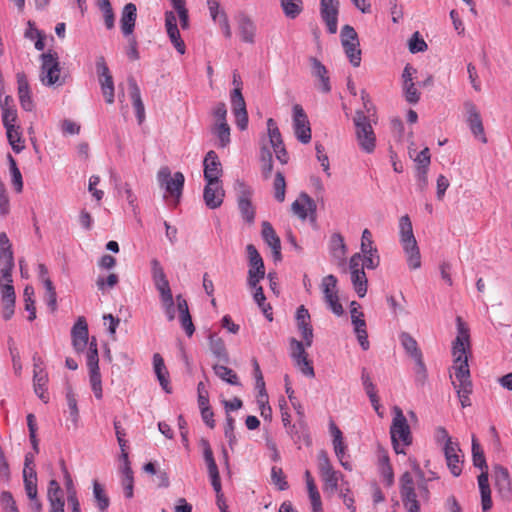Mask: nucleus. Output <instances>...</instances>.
Segmentation results:
<instances>
[{
  "instance_id": "obj_46",
  "label": "nucleus",
  "mask_w": 512,
  "mask_h": 512,
  "mask_svg": "<svg viewBox=\"0 0 512 512\" xmlns=\"http://www.w3.org/2000/svg\"><path fill=\"white\" fill-rule=\"evenodd\" d=\"M267 131L273 150L284 145L279 128L273 118L267 120Z\"/></svg>"
},
{
  "instance_id": "obj_26",
  "label": "nucleus",
  "mask_w": 512,
  "mask_h": 512,
  "mask_svg": "<svg viewBox=\"0 0 512 512\" xmlns=\"http://www.w3.org/2000/svg\"><path fill=\"white\" fill-rule=\"evenodd\" d=\"M460 451L458 443L444 445V454L447 466L454 476H459L462 472V463L458 452Z\"/></svg>"
},
{
  "instance_id": "obj_39",
  "label": "nucleus",
  "mask_w": 512,
  "mask_h": 512,
  "mask_svg": "<svg viewBox=\"0 0 512 512\" xmlns=\"http://www.w3.org/2000/svg\"><path fill=\"white\" fill-rule=\"evenodd\" d=\"M210 350L218 359L228 362L229 357L223 340L215 334L209 337Z\"/></svg>"
},
{
  "instance_id": "obj_5",
  "label": "nucleus",
  "mask_w": 512,
  "mask_h": 512,
  "mask_svg": "<svg viewBox=\"0 0 512 512\" xmlns=\"http://www.w3.org/2000/svg\"><path fill=\"white\" fill-rule=\"evenodd\" d=\"M393 448L397 454L404 453L402 446H408L412 442L410 427L407 420L398 406L393 408V419L390 427Z\"/></svg>"
},
{
  "instance_id": "obj_13",
  "label": "nucleus",
  "mask_w": 512,
  "mask_h": 512,
  "mask_svg": "<svg viewBox=\"0 0 512 512\" xmlns=\"http://www.w3.org/2000/svg\"><path fill=\"white\" fill-rule=\"evenodd\" d=\"M293 130L296 138L303 144L311 140V128L308 117L301 105L295 104L292 108Z\"/></svg>"
},
{
  "instance_id": "obj_8",
  "label": "nucleus",
  "mask_w": 512,
  "mask_h": 512,
  "mask_svg": "<svg viewBox=\"0 0 512 512\" xmlns=\"http://www.w3.org/2000/svg\"><path fill=\"white\" fill-rule=\"evenodd\" d=\"M341 45L346 57L354 67L361 64V49L357 32L350 25H344L340 32Z\"/></svg>"
},
{
  "instance_id": "obj_10",
  "label": "nucleus",
  "mask_w": 512,
  "mask_h": 512,
  "mask_svg": "<svg viewBox=\"0 0 512 512\" xmlns=\"http://www.w3.org/2000/svg\"><path fill=\"white\" fill-rule=\"evenodd\" d=\"M235 191L237 194L238 209L243 220L252 224L255 220V207L251 201L253 189L245 182L237 180L235 183Z\"/></svg>"
},
{
  "instance_id": "obj_31",
  "label": "nucleus",
  "mask_w": 512,
  "mask_h": 512,
  "mask_svg": "<svg viewBox=\"0 0 512 512\" xmlns=\"http://www.w3.org/2000/svg\"><path fill=\"white\" fill-rule=\"evenodd\" d=\"M6 129L7 140L15 153H20L24 150V140L22 139L21 128L19 125L9 124L3 125Z\"/></svg>"
},
{
  "instance_id": "obj_29",
  "label": "nucleus",
  "mask_w": 512,
  "mask_h": 512,
  "mask_svg": "<svg viewBox=\"0 0 512 512\" xmlns=\"http://www.w3.org/2000/svg\"><path fill=\"white\" fill-rule=\"evenodd\" d=\"M238 32L243 42L249 44L255 42L256 25L247 15L242 14L238 17Z\"/></svg>"
},
{
  "instance_id": "obj_19",
  "label": "nucleus",
  "mask_w": 512,
  "mask_h": 512,
  "mask_svg": "<svg viewBox=\"0 0 512 512\" xmlns=\"http://www.w3.org/2000/svg\"><path fill=\"white\" fill-rule=\"evenodd\" d=\"M165 28L167 35L175 47V49L180 53L184 54L186 51V46L184 41L181 38L180 31L177 26V17L176 13L173 11L165 12Z\"/></svg>"
},
{
  "instance_id": "obj_58",
  "label": "nucleus",
  "mask_w": 512,
  "mask_h": 512,
  "mask_svg": "<svg viewBox=\"0 0 512 512\" xmlns=\"http://www.w3.org/2000/svg\"><path fill=\"white\" fill-rule=\"evenodd\" d=\"M98 6L103 13L104 23L107 29L114 28L115 15L109 0H99Z\"/></svg>"
},
{
  "instance_id": "obj_44",
  "label": "nucleus",
  "mask_w": 512,
  "mask_h": 512,
  "mask_svg": "<svg viewBox=\"0 0 512 512\" xmlns=\"http://www.w3.org/2000/svg\"><path fill=\"white\" fill-rule=\"evenodd\" d=\"M250 288L252 290H254V293H253L254 301L258 304L259 308L262 310L265 317L269 321H272L273 317H272V313L270 312L271 306L269 304L265 303L266 297L264 295L263 288L261 286H259L258 284L256 286L250 287Z\"/></svg>"
},
{
  "instance_id": "obj_12",
  "label": "nucleus",
  "mask_w": 512,
  "mask_h": 512,
  "mask_svg": "<svg viewBox=\"0 0 512 512\" xmlns=\"http://www.w3.org/2000/svg\"><path fill=\"white\" fill-rule=\"evenodd\" d=\"M249 260L248 286L254 287L265 277V266L261 255L253 244L246 246Z\"/></svg>"
},
{
  "instance_id": "obj_56",
  "label": "nucleus",
  "mask_w": 512,
  "mask_h": 512,
  "mask_svg": "<svg viewBox=\"0 0 512 512\" xmlns=\"http://www.w3.org/2000/svg\"><path fill=\"white\" fill-rule=\"evenodd\" d=\"M452 385L457 392L461 407L471 406L470 394L472 393V384L457 385L456 382H452Z\"/></svg>"
},
{
  "instance_id": "obj_9",
  "label": "nucleus",
  "mask_w": 512,
  "mask_h": 512,
  "mask_svg": "<svg viewBox=\"0 0 512 512\" xmlns=\"http://www.w3.org/2000/svg\"><path fill=\"white\" fill-rule=\"evenodd\" d=\"M289 344L290 357L295 367L306 377L313 378L315 372L311 360L308 359V353L306 352L308 347H306L305 342L291 338Z\"/></svg>"
},
{
  "instance_id": "obj_27",
  "label": "nucleus",
  "mask_w": 512,
  "mask_h": 512,
  "mask_svg": "<svg viewBox=\"0 0 512 512\" xmlns=\"http://www.w3.org/2000/svg\"><path fill=\"white\" fill-rule=\"evenodd\" d=\"M311 74L320 81V90L323 93L331 91L330 78L326 67L315 57L310 58Z\"/></svg>"
},
{
  "instance_id": "obj_33",
  "label": "nucleus",
  "mask_w": 512,
  "mask_h": 512,
  "mask_svg": "<svg viewBox=\"0 0 512 512\" xmlns=\"http://www.w3.org/2000/svg\"><path fill=\"white\" fill-rule=\"evenodd\" d=\"M329 252L331 256L339 263H344L347 250L344 243V238L339 233H334L330 237Z\"/></svg>"
},
{
  "instance_id": "obj_22",
  "label": "nucleus",
  "mask_w": 512,
  "mask_h": 512,
  "mask_svg": "<svg viewBox=\"0 0 512 512\" xmlns=\"http://www.w3.org/2000/svg\"><path fill=\"white\" fill-rule=\"evenodd\" d=\"M137 19V8L133 3H127L121 12L120 27L124 37L133 35Z\"/></svg>"
},
{
  "instance_id": "obj_35",
  "label": "nucleus",
  "mask_w": 512,
  "mask_h": 512,
  "mask_svg": "<svg viewBox=\"0 0 512 512\" xmlns=\"http://www.w3.org/2000/svg\"><path fill=\"white\" fill-rule=\"evenodd\" d=\"M494 481L495 485L501 493H509L511 491V479L508 470L497 465L494 467Z\"/></svg>"
},
{
  "instance_id": "obj_40",
  "label": "nucleus",
  "mask_w": 512,
  "mask_h": 512,
  "mask_svg": "<svg viewBox=\"0 0 512 512\" xmlns=\"http://www.w3.org/2000/svg\"><path fill=\"white\" fill-rule=\"evenodd\" d=\"M211 131L217 137L219 147L225 148L230 144V127L228 123H215Z\"/></svg>"
},
{
  "instance_id": "obj_63",
  "label": "nucleus",
  "mask_w": 512,
  "mask_h": 512,
  "mask_svg": "<svg viewBox=\"0 0 512 512\" xmlns=\"http://www.w3.org/2000/svg\"><path fill=\"white\" fill-rule=\"evenodd\" d=\"M45 292V300L47 305L51 308L52 311H55L57 308V294L55 287L51 281V279H46L45 283H43Z\"/></svg>"
},
{
  "instance_id": "obj_2",
  "label": "nucleus",
  "mask_w": 512,
  "mask_h": 512,
  "mask_svg": "<svg viewBox=\"0 0 512 512\" xmlns=\"http://www.w3.org/2000/svg\"><path fill=\"white\" fill-rule=\"evenodd\" d=\"M157 181L161 189L164 190L163 197L169 205L177 206L180 202L185 183V177L181 172L171 174L168 166H163L157 172Z\"/></svg>"
},
{
  "instance_id": "obj_21",
  "label": "nucleus",
  "mask_w": 512,
  "mask_h": 512,
  "mask_svg": "<svg viewBox=\"0 0 512 512\" xmlns=\"http://www.w3.org/2000/svg\"><path fill=\"white\" fill-rule=\"evenodd\" d=\"M204 179L206 182L220 181L222 174L221 162L215 151H209L203 161Z\"/></svg>"
},
{
  "instance_id": "obj_47",
  "label": "nucleus",
  "mask_w": 512,
  "mask_h": 512,
  "mask_svg": "<svg viewBox=\"0 0 512 512\" xmlns=\"http://www.w3.org/2000/svg\"><path fill=\"white\" fill-rule=\"evenodd\" d=\"M214 373L223 381L231 384V385H239L238 376L237 374L230 368L224 366L215 364L213 366Z\"/></svg>"
},
{
  "instance_id": "obj_54",
  "label": "nucleus",
  "mask_w": 512,
  "mask_h": 512,
  "mask_svg": "<svg viewBox=\"0 0 512 512\" xmlns=\"http://www.w3.org/2000/svg\"><path fill=\"white\" fill-rule=\"evenodd\" d=\"M351 281L357 295L362 298L367 293V278L364 271L351 274Z\"/></svg>"
},
{
  "instance_id": "obj_25",
  "label": "nucleus",
  "mask_w": 512,
  "mask_h": 512,
  "mask_svg": "<svg viewBox=\"0 0 512 512\" xmlns=\"http://www.w3.org/2000/svg\"><path fill=\"white\" fill-rule=\"evenodd\" d=\"M261 235L264 240V242L271 248L274 259L280 260L281 259V241L280 238L277 236L274 228L272 225L264 221L262 223V230Z\"/></svg>"
},
{
  "instance_id": "obj_6",
  "label": "nucleus",
  "mask_w": 512,
  "mask_h": 512,
  "mask_svg": "<svg viewBox=\"0 0 512 512\" xmlns=\"http://www.w3.org/2000/svg\"><path fill=\"white\" fill-rule=\"evenodd\" d=\"M372 121L368 120L363 111H356L353 117L355 126V135L358 146L365 153L371 154L376 148V135L374 133Z\"/></svg>"
},
{
  "instance_id": "obj_32",
  "label": "nucleus",
  "mask_w": 512,
  "mask_h": 512,
  "mask_svg": "<svg viewBox=\"0 0 512 512\" xmlns=\"http://www.w3.org/2000/svg\"><path fill=\"white\" fill-rule=\"evenodd\" d=\"M0 108L2 111L3 125L15 124L17 122V109L11 96L7 95L3 100H0Z\"/></svg>"
},
{
  "instance_id": "obj_51",
  "label": "nucleus",
  "mask_w": 512,
  "mask_h": 512,
  "mask_svg": "<svg viewBox=\"0 0 512 512\" xmlns=\"http://www.w3.org/2000/svg\"><path fill=\"white\" fill-rule=\"evenodd\" d=\"M14 268V257L0 259V283L13 282L12 270Z\"/></svg>"
},
{
  "instance_id": "obj_60",
  "label": "nucleus",
  "mask_w": 512,
  "mask_h": 512,
  "mask_svg": "<svg viewBox=\"0 0 512 512\" xmlns=\"http://www.w3.org/2000/svg\"><path fill=\"white\" fill-rule=\"evenodd\" d=\"M231 104L234 113L246 112V103L239 85L231 92Z\"/></svg>"
},
{
  "instance_id": "obj_14",
  "label": "nucleus",
  "mask_w": 512,
  "mask_h": 512,
  "mask_svg": "<svg viewBox=\"0 0 512 512\" xmlns=\"http://www.w3.org/2000/svg\"><path fill=\"white\" fill-rule=\"evenodd\" d=\"M41 81L46 86H52L59 81L60 66L56 53H44L41 56Z\"/></svg>"
},
{
  "instance_id": "obj_28",
  "label": "nucleus",
  "mask_w": 512,
  "mask_h": 512,
  "mask_svg": "<svg viewBox=\"0 0 512 512\" xmlns=\"http://www.w3.org/2000/svg\"><path fill=\"white\" fill-rule=\"evenodd\" d=\"M128 84L130 97L132 100V104L135 110L138 123L142 124L145 120V107L141 99L140 88L133 78L128 80Z\"/></svg>"
},
{
  "instance_id": "obj_24",
  "label": "nucleus",
  "mask_w": 512,
  "mask_h": 512,
  "mask_svg": "<svg viewBox=\"0 0 512 512\" xmlns=\"http://www.w3.org/2000/svg\"><path fill=\"white\" fill-rule=\"evenodd\" d=\"M291 210L301 220H305L309 213H315L316 203L308 194L301 193L299 198L292 203Z\"/></svg>"
},
{
  "instance_id": "obj_59",
  "label": "nucleus",
  "mask_w": 512,
  "mask_h": 512,
  "mask_svg": "<svg viewBox=\"0 0 512 512\" xmlns=\"http://www.w3.org/2000/svg\"><path fill=\"white\" fill-rule=\"evenodd\" d=\"M89 380L95 397L97 399H101L103 397V392L100 369H89Z\"/></svg>"
},
{
  "instance_id": "obj_52",
  "label": "nucleus",
  "mask_w": 512,
  "mask_h": 512,
  "mask_svg": "<svg viewBox=\"0 0 512 512\" xmlns=\"http://www.w3.org/2000/svg\"><path fill=\"white\" fill-rule=\"evenodd\" d=\"M99 84L101 87V92L105 97V101L108 104H112L114 102V82L112 75L99 78Z\"/></svg>"
},
{
  "instance_id": "obj_41",
  "label": "nucleus",
  "mask_w": 512,
  "mask_h": 512,
  "mask_svg": "<svg viewBox=\"0 0 512 512\" xmlns=\"http://www.w3.org/2000/svg\"><path fill=\"white\" fill-rule=\"evenodd\" d=\"M400 341L406 353L409 354L414 360L422 356L416 340L410 334L403 332L400 335Z\"/></svg>"
},
{
  "instance_id": "obj_57",
  "label": "nucleus",
  "mask_w": 512,
  "mask_h": 512,
  "mask_svg": "<svg viewBox=\"0 0 512 512\" xmlns=\"http://www.w3.org/2000/svg\"><path fill=\"white\" fill-rule=\"evenodd\" d=\"M93 495L97 502V507L101 512H104L109 507V498L107 497L104 488L97 481L93 484Z\"/></svg>"
},
{
  "instance_id": "obj_4",
  "label": "nucleus",
  "mask_w": 512,
  "mask_h": 512,
  "mask_svg": "<svg viewBox=\"0 0 512 512\" xmlns=\"http://www.w3.org/2000/svg\"><path fill=\"white\" fill-rule=\"evenodd\" d=\"M468 336L459 335L453 342L452 353L454 357V370L455 381L457 385L472 384L470 380V370L468 365L467 350Z\"/></svg>"
},
{
  "instance_id": "obj_62",
  "label": "nucleus",
  "mask_w": 512,
  "mask_h": 512,
  "mask_svg": "<svg viewBox=\"0 0 512 512\" xmlns=\"http://www.w3.org/2000/svg\"><path fill=\"white\" fill-rule=\"evenodd\" d=\"M273 189L275 199L278 202H283L285 200L286 182L284 175L281 172H277L275 175Z\"/></svg>"
},
{
  "instance_id": "obj_15",
  "label": "nucleus",
  "mask_w": 512,
  "mask_h": 512,
  "mask_svg": "<svg viewBox=\"0 0 512 512\" xmlns=\"http://www.w3.org/2000/svg\"><path fill=\"white\" fill-rule=\"evenodd\" d=\"M339 6V0H320V16L330 34L338 30Z\"/></svg>"
},
{
  "instance_id": "obj_48",
  "label": "nucleus",
  "mask_w": 512,
  "mask_h": 512,
  "mask_svg": "<svg viewBox=\"0 0 512 512\" xmlns=\"http://www.w3.org/2000/svg\"><path fill=\"white\" fill-rule=\"evenodd\" d=\"M47 498H48L50 505L65 502L63 491H62L59 483L55 479H52L49 482Z\"/></svg>"
},
{
  "instance_id": "obj_50",
  "label": "nucleus",
  "mask_w": 512,
  "mask_h": 512,
  "mask_svg": "<svg viewBox=\"0 0 512 512\" xmlns=\"http://www.w3.org/2000/svg\"><path fill=\"white\" fill-rule=\"evenodd\" d=\"M66 400L69 411V420L72 422L74 427H77L79 421V410L76 396L71 389H68L66 393Z\"/></svg>"
},
{
  "instance_id": "obj_37",
  "label": "nucleus",
  "mask_w": 512,
  "mask_h": 512,
  "mask_svg": "<svg viewBox=\"0 0 512 512\" xmlns=\"http://www.w3.org/2000/svg\"><path fill=\"white\" fill-rule=\"evenodd\" d=\"M354 332L357 336V340L363 350H368L370 347V343L368 340V334H367V328H366V322L364 317L356 318L353 317V320L351 321Z\"/></svg>"
},
{
  "instance_id": "obj_34",
  "label": "nucleus",
  "mask_w": 512,
  "mask_h": 512,
  "mask_svg": "<svg viewBox=\"0 0 512 512\" xmlns=\"http://www.w3.org/2000/svg\"><path fill=\"white\" fill-rule=\"evenodd\" d=\"M153 368L161 387L169 393L168 371L162 356L158 353L153 355Z\"/></svg>"
},
{
  "instance_id": "obj_20",
  "label": "nucleus",
  "mask_w": 512,
  "mask_h": 512,
  "mask_svg": "<svg viewBox=\"0 0 512 512\" xmlns=\"http://www.w3.org/2000/svg\"><path fill=\"white\" fill-rule=\"evenodd\" d=\"M72 345L76 352H83L89 345L88 325L84 317H79L71 330Z\"/></svg>"
},
{
  "instance_id": "obj_23",
  "label": "nucleus",
  "mask_w": 512,
  "mask_h": 512,
  "mask_svg": "<svg viewBox=\"0 0 512 512\" xmlns=\"http://www.w3.org/2000/svg\"><path fill=\"white\" fill-rule=\"evenodd\" d=\"M18 85L19 102L23 110L32 111L34 109V102L32 100L29 83L25 73L18 72L16 75Z\"/></svg>"
},
{
  "instance_id": "obj_53",
  "label": "nucleus",
  "mask_w": 512,
  "mask_h": 512,
  "mask_svg": "<svg viewBox=\"0 0 512 512\" xmlns=\"http://www.w3.org/2000/svg\"><path fill=\"white\" fill-rule=\"evenodd\" d=\"M87 367L88 369H99V357L97 349V341L95 337H92L86 354Z\"/></svg>"
},
{
  "instance_id": "obj_61",
  "label": "nucleus",
  "mask_w": 512,
  "mask_h": 512,
  "mask_svg": "<svg viewBox=\"0 0 512 512\" xmlns=\"http://www.w3.org/2000/svg\"><path fill=\"white\" fill-rule=\"evenodd\" d=\"M24 301H25V309L29 312L28 320L33 321L36 318V308L35 302L33 299L34 289L32 286H26L24 289Z\"/></svg>"
},
{
  "instance_id": "obj_38",
  "label": "nucleus",
  "mask_w": 512,
  "mask_h": 512,
  "mask_svg": "<svg viewBox=\"0 0 512 512\" xmlns=\"http://www.w3.org/2000/svg\"><path fill=\"white\" fill-rule=\"evenodd\" d=\"M25 491L29 499L37 496V474L35 470L23 469Z\"/></svg>"
},
{
  "instance_id": "obj_36",
  "label": "nucleus",
  "mask_w": 512,
  "mask_h": 512,
  "mask_svg": "<svg viewBox=\"0 0 512 512\" xmlns=\"http://www.w3.org/2000/svg\"><path fill=\"white\" fill-rule=\"evenodd\" d=\"M61 470H62L63 477H64L65 488H66V491H67L68 505L70 507L71 506L80 505V502H79L78 497H77V491L75 489L72 477H71V475H70V473H69V471H68L64 461H61Z\"/></svg>"
},
{
  "instance_id": "obj_17",
  "label": "nucleus",
  "mask_w": 512,
  "mask_h": 512,
  "mask_svg": "<svg viewBox=\"0 0 512 512\" xmlns=\"http://www.w3.org/2000/svg\"><path fill=\"white\" fill-rule=\"evenodd\" d=\"M463 106L466 113V121L472 134L479 138L482 143H486L487 138L485 136L482 119L476 105L471 101H466Z\"/></svg>"
},
{
  "instance_id": "obj_18",
  "label": "nucleus",
  "mask_w": 512,
  "mask_h": 512,
  "mask_svg": "<svg viewBox=\"0 0 512 512\" xmlns=\"http://www.w3.org/2000/svg\"><path fill=\"white\" fill-rule=\"evenodd\" d=\"M224 197L225 191L221 181L206 182L203 199L209 209L219 208L223 203Z\"/></svg>"
},
{
  "instance_id": "obj_1",
  "label": "nucleus",
  "mask_w": 512,
  "mask_h": 512,
  "mask_svg": "<svg viewBox=\"0 0 512 512\" xmlns=\"http://www.w3.org/2000/svg\"><path fill=\"white\" fill-rule=\"evenodd\" d=\"M418 476V493L416 492L414 479L409 472L402 474L399 485H400V496L406 512H421L420 501L418 497L423 501L429 500V489L427 487V481L424 479V474L420 469L416 470Z\"/></svg>"
},
{
  "instance_id": "obj_64",
  "label": "nucleus",
  "mask_w": 512,
  "mask_h": 512,
  "mask_svg": "<svg viewBox=\"0 0 512 512\" xmlns=\"http://www.w3.org/2000/svg\"><path fill=\"white\" fill-rule=\"evenodd\" d=\"M11 210L10 199L5 184L0 178V216L6 217Z\"/></svg>"
},
{
  "instance_id": "obj_55",
  "label": "nucleus",
  "mask_w": 512,
  "mask_h": 512,
  "mask_svg": "<svg viewBox=\"0 0 512 512\" xmlns=\"http://www.w3.org/2000/svg\"><path fill=\"white\" fill-rule=\"evenodd\" d=\"M333 448L336 457L338 458L341 466L348 471H351L353 469L352 464L347 460L349 455H347L346 450L347 446L344 443V441L335 442L333 443Z\"/></svg>"
},
{
  "instance_id": "obj_7",
  "label": "nucleus",
  "mask_w": 512,
  "mask_h": 512,
  "mask_svg": "<svg viewBox=\"0 0 512 512\" xmlns=\"http://www.w3.org/2000/svg\"><path fill=\"white\" fill-rule=\"evenodd\" d=\"M317 464L320 477L323 481L324 491L329 494H334L338 490L340 479L343 477L342 473L333 468L324 450L318 453Z\"/></svg>"
},
{
  "instance_id": "obj_43",
  "label": "nucleus",
  "mask_w": 512,
  "mask_h": 512,
  "mask_svg": "<svg viewBox=\"0 0 512 512\" xmlns=\"http://www.w3.org/2000/svg\"><path fill=\"white\" fill-rule=\"evenodd\" d=\"M8 161H9V171H10V175H11L12 186L14 187V190L17 193H21L23 190L22 174H21L19 168L17 167V163H16L15 159L10 154L8 155Z\"/></svg>"
},
{
  "instance_id": "obj_30",
  "label": "nucleus",
  "mask_w": 512,
  "mask_h": 512,
  "mask_svg": "<svg viewBox=\"0 0 512 512\" xmlns=\"http://www.w3.org/2000/svg\"><path fill=\"white\" fill-rule=\"evenodd\" d=\"M176 300L181 326L184 329L187 336L191 337L195 331V327L193 325L192 318L189 313L187 301L181 295H178Z\"/></svg>"
},
{
  "instance_id": "obj_42",
  "label": "nucleus",
  "mask_w": 512,
  "mask_h": 512,
  "mask_svg": "<svg viewBox=\"0 0 512 512\" xmlns=\"http://www.w3.org/2000/svg\"><path fill=\"white\" fill-rule=\"evenodd\" d=\"M281 8L287 18L295 19L303 10L302 0H280Z\"/></svg>"
},
{
  "instance_id": "obj_16",
  "label": "nucleus",
  "mask_w": 512,
  "mask_h": 512,
  "mask_svg": "<svg viewBox=\"0 0 512 512\" xmlns=\"http://www.w3.org/2000/svg\"><path fill=\"white\" fill-rule=\"evenodd\" d=\"M361 252L364 258V265L367 269H375L380 264V257L377 248L374 246L372 233L364 229L361 237Z\"/></svg>"
},
{
  "instance_id": "obj_3",
  "label": "nucleus",
  "mask_w": 512,
  "mask_h": 512,
  "mask_svg": "<svg viewBox=\"0 0 512 512\" xmlns=\"http://www.w3.org/2000/svg\"><path fill=\"white\" fill-rule=\"evenodd\" d=\"M400 243L407 258V264L410 269L421 267V256L417 241L413 234L412 223L408 215H404L399 220Z\"/></svg>"
},
{
  "instance_id": "obj_49",
  "label": "nucleus",
  "mask_w": 512,
  "mask_h": 512,
  "mask_svg": "<svg viewBox=\"0 0 512 512\" xmlns=\"http://www.w3.org/2000/svg\"><path fill=\"white\" fill-rule=\"evenodd\" d=\"M472 457L475 467L479 468L480 470H488L483 450L474 436L472 438Z\"/></svg>"
},
{
  "instance_id": "obj_45",
  "label": "nucleus",
  "mask_w": 512,
  "mask_h": 512,
  "mask_svg": "<svg viewBox=\"0 0 512 512\" xmlns=\"http://www.w3.org/2000/svg\"><path fill=\"white\" fill-rule=\"evenodd\" d=\"M33 383H34V391L37 396L43 400L44 402L48 401V396L46 395V386L48 383V376L46 372H38V374L33 375Z\"/></svg>"
},
{
  "instance_id": "obj_11",
  "label": "nucleus",
  "mask_w": 512,
  "mask_h": 512,
  "mask_svg": "<svg viewBox=\"0 0 512 512\" xmlns=\"http://www.w3.org/2000/svg\"><path fill=\"white\" fill-rule=\"evenodd\" d=\"M337 278L330 274L325 276L321 281V291L323 293L324 302L327 307L336 315L342 316L344 309L339 302Z\"/></svg>"
}]
</instances>
